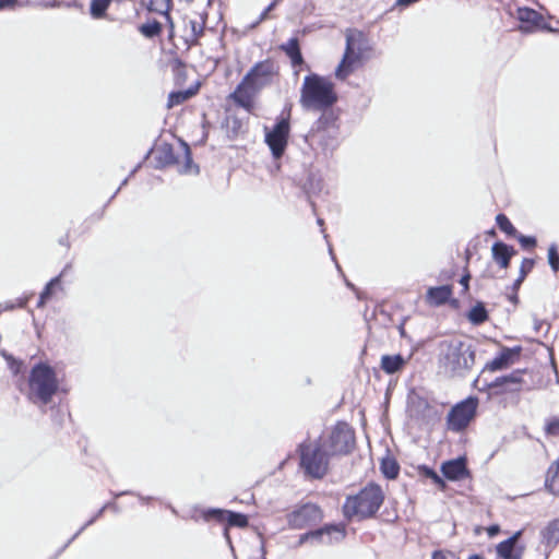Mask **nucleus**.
Listing matches in <instances>:
<instances>
[{
    "mask_svg": "<svg viewBox=\"0 0 559 559\" xmlns=\"http://www.w3.org/2000/svg\"><path fill=\"white\" fill-rule=\"evenodd\" d=\"M281 78L280 64L272 58L255 62L242 76L235 90L227 96V102L253 114L257 98L262 90L277 83Z\"/></svg>",
    "mask_w": 559,
    "mask_h": 559,
    "instance_id": "nucleus-1",
    "label": "nucleus"
},
{
    "mask_svg": "<svg viewBox=\"0 0 559 559\" xmlns=\"http://www.w3.org/2000/svg\"><path fill=\"white\" fill-rule=\"evenodd\" d=\"M475 364L472 344L460 337L443 340L438 344V372L449 377L464 376Z\"/></svg>",
    "mask_w": 559,
    "mask_h": 559,
    "instance_id": "nucleus-2",
    "label": "nucleus"
},
{
    "mask_svg": "<svg viewBox=\"0 0 559 559\" xmlns=\"http://www.w3.org/2000/svg\"><path fill=\"white\" fill-rule=\"evenodd\" d=\"M60 383L56 368L47 361H39L28 372L24 393L31 403L47 405L58 393Z\"/></svg>",
    "mask_w": 559,
    "mask_h": 559,
    "instance_id": "nucleus-3",
    "label": "nucleus"
},
{
    "mask_svg": "<svg viewBox=\"0 0 559 559\" xmlns=\"http://www.w3.org/2000/svg\"><path fill=\"white\" fill-rule=\"evenodd\" d=\"M345 39V50L334 72L340 81H346L350 74L361 69L372 52L368 36L360 29L347 28Z\"/></svg>",
    "mask_w": 559,
    "mask_h": 559,
    "instance_id": "nucleus-4",
    "label": "nucleus"
},
{
    "mask_svg": "<svg viewBox=\"0 0 559 559\" xmlns=\"http://www.w3.org/2000/svg\"><path fill=\"white\" fill-rule=\"evenodd\" d=\"M385 499L382 487L370 481L358 492L346 497L342 512L347 520L365 521L376 516Z\"/></svg>",
    "mask_w": 559,
    "mask_h": 559,
    "instance_id": "nucleus-5",
    "label": "nucleus"
},
{
    "mask_svg": "<svg viewBox=\"0 0 559 559\" xmlns=\"http://www.w3.org/2000/svg\"><path fill=\"white\" fill-rule=\"evenodd\" d=\"M336 102L337 94L329 79L316 73L305 76L299 99L305 109L325 110Z\"/></svg>",
    "mask_w": 559,
    "mask_h": 559,
    "instance_id": "nucleus-6",
    "label": "nucleus"
},
{
    "mask_svg": "<svg viewBox=\"0 0 559 559\" xmlns=\"http://www.w3.org/2000/svg\"><path fill=\"white\" fill-rule=\"evenodd\" d=\"M299 466L305 476L322 479L330 469V457L324 444L319 440H306L298 445Z\"/></svg>",
    "mask_w": 559,
    "mask_h": 559,
    "instance_id": "nucleus-7",
    "label": "nucleus"
},
{
    "mask_svg": "<svg viewBox=\"0 0 559 559\" xmlns=\"http://www.w3.org/2000/svg\"><path fill=\"white\" fill-rule=\"evenodd\" d=\"M319 440L324 444L332 457L348 455L356 447L355 430L346 421H337L329 435L320 437Z\"/></svg>",
    "mask_w": 559,
    "mask_h": 559,
    "instance_id": "nucleus-8",
    "label": "nucleus"
},
{
    "mask_svg": "<svg viewBox=\"0 0 559 559\" xmlns=\"http://www.w3.org/2000/svg\"><path fill=\"white\" fill-rule=\"evenodd\" d=\"M478 399L468 396L451 407L447 415V429L460 433L465 431L477 415Z\"/></svg>",
    "mask_w": 559,
    "mask_h": 559,
    "instance_id": "nucleus-9",
    "label": "nucleus"
},
{
    "mask_svg": "<svg viewBox=\"0 0 559 559\" xmlns=\"http://www.w3.org/2000/svg\"><path fill=\"white\" fill-rule=\"evenodd\" d=\"M157 159L163 166H177L180 173H190L193 168L190 147L181 143L177 147L165 144L157 150Z\"/></svg>",
    "mask_w": 559,
    "mask_h": 559,
    "instance_id": "nucleus-10",
    "label": "nucleus"
},
{
    "mask_svg": "<svg viewBox=\"0 0 559 559\" xmlns=\"http://www.w3.org/2000/svg\"><path fill=\"white\" fill-rule=\"evenodd\" d=\"M289 117V111L286 116L282 114L272 130L265 133V143L275 158H281L288 145L290 133Z\"/></svg>",
    "mask_w": 559,
    "mask_h": 559,
    "instance_id": "nucleus-11",
    "label": "nucleus"
},
{
    "mask_svg": "<svg viewBox=\"0 0 559 559\" xmlns=\"http://www.w3.org/2000/svg\"><path fill=\"white\" fill-rule=\"evenodd\" d=\"M323 519V511L314 503H305L287 514V522L292 528H306Z\"/></svg>",
    "mask_w": 559,
    "mask_h": 559,
    "instance_id": "nucleus-12",
    "label": "nucleus"
},
{
    "mask_svg": "<svg viewBox=\"0 0 559 559\" xmlns=\"http://www.w3.org/2000/svg\"><path fill=\"white\" fill-rule=\"evenodd\" d=\"M206 21V13H200L195 17L186 15L182 19L181 39L187 49L200 45V39L204 36Z\"/></svg>",
    "mask_w": 559,
    "mask_h": 559,
    "instance_id": "nucleus-13",
    "label": "nucleus"
},
{
    "mask_svg": "<svg viewBox=\"0 0 559 559\" xmlns=\"http://www.w3.org/2000/svg\"><path fill=\"white\" fill-rule=\"evenodd\" d=\"M524 370L516 369L511 373L496 378L487 385L489 394L492 396L519 393L522 390L524 380Z\"/></svg>",
    "mask_w": 559,
    "mask_h": 559,
    "instance_id": "nucleus-14",
    "label": "nucleus"
},
{
    "mask_svg": "<svg viewBox=\"0 0 559 559\" xmlns=\"http://www.w3.org/2000/svg\"><path fill=\"white\" fill-rule=\"evenodd\" d=\"M521 355V347H502L498 356L486 362L484 371L497 372L511 367Z\"/></svg>",
    "mask_w": 559,
    "mask_h": 559,
    "instance_id": "nucleus-15",
    "label": "nucleus"
},
{
    "mask_svg": "<svg viewBox=\"0 0 559 559\" xmlns=\"http://www.w3.org/2000/svg\"><path fill=\"white\" fill-rule=\"evenodd\" d=\"M280 50L289 59L296 75L304 70H309V66L306 63L301 53L300 43L297 37H292L286 43L280 45Z\"/></svg>",
    "mask_w": 559,
    "mask_h": 559,
    "instance_id": "nucleus-16",
    "label": "nucleus"
},
{
    "mask_svg": "<svg viewBox=\"0 0 559 559\" xmlns=\"http://www.w3.org/2000/svg\"><path fill=\"white\" fill-rule=\"evenodd\" d=\"M440 471L444 478L451 481H457L469 477V469L467 467V460L465 456L444 461L441 464Z\"/></svg>",
    "mask_w": 559,
    "mask_h": 559,
    "instance_id": "nucleus-17",
    "label": "nucleus"
},
{
    "mask_svg": "<svg viewBox=\"0 0 559 559\" xmlns=\"http://www.w3.org/2000/svg\"><path fill=\"white\" fill-rule=\"evenodd\" d=\"M425 299L428 305L433 307H440L448 302L456 307L459 304L457 299L453 298L452 285L429 287L426 292Z\"/></svg>",
    "mask_w": 559,
    "mask_h": 559,
    "instance_id": "nucleus-18",
    "label": "nucleus"
},
{
    "mask_svg": "<svg viewBox=\"0 0 559 559\" xmlns=\"http://www.w3.org/2000/svg\"><path fill=\"white\" fill-rule=\"evenodd\" d=\"M522 531L515 532L508 539L496 546L497 556L501 559H522L524 547L519 544Z\"/></svg>",
    "mask_w": 559,
    "mask_h": 559,
    "instance_id": "nucleus-19",
    "label": "nucleus"
},
{
    "mask_svg": "<svg viewBox=\"0 0 559 559\" xmlns=\"http://www.w3.org/2000/svg\"><path fill=\"white\" fill-rule=\"evenodd\" d=\"M324 535L328 537V543L341 542L346 536V525L344 523L324 525L319 530L306 533L301 540L308 537L322 538Z\"/></svg>",
    "mask_w": 559,
    "mask_h": 559,
    "instance_id": "nucleus-20",
    "label": "nucleus"
},
{
    "mask_svg": "<svg viewBox=\"0 0 559 559\" xmlns=\"http://www.w3.org/2000/svg\"><path fill=\"white\" fill-rule=\"evenodd\" d=\"M412 416L423 423H430L438 415L436 407L426 399L417 396L411 404Z\"/></svg>",
    "mask_w": 559,
    "mask_h": 559,
    "instance_id": "nucleus-21",
    "label": "nucleus"
},
{
    "mask_svg": "<svg viewBox=\"0 0 559 559\" xmlns=\"http://www.w3.org/2000/svg\"><path fill=\"white\" fill-rule=\"evenodd\" d=\"M142 2L150 12L165 16L169 29V39H173L175 32V23L170 15L173 0H142Z\"/></svg>",
    "mask_w": 559,
    "mask_h": 559,
    "instance_id": "nucleus-22",
    "label": "nucleus"
},
{
    "mask_svg": "<svg viewBox=\"0 0 559 559\" xmlns=\"http://www.w3.org/2000/svg\"><path fill=\"white\" fill-rule=\"evenodd\" d=\"M337 126H336V117L330 112V114H323L313 124L311 129V136L313 139H318L319 141H322L324 139L325 133L332 132L333 134L336 133Z\"/></svg>",
    "mask_w": 559,
    "mask_h": 559,
    "instance_id": "nucleus-23",
    "label": "nucleus"
},
{
    "mask_svg": "<svg viewBox=\"0 0 559 559\" xmlns=\"http://www.w3.org/2000/svg\"><path fill=\"white\" fill-rule=\"evenodd\" d=\"M492 257L501 269H508L512 257L516 253L513 247L503 242H495L492 245Z\"/></svg>",
    "mask_w": 559,
    "mask_h": 559,
    "instance_id": "nucleus-24",
    "label": "nucleus"
},
{
    "mask_svg": "<svg viewBox=\"0 0 559 559\" xmlns=\"http://www.w3.org/2000/svg\"><path fill=\"white\" fill-rule=\"evenodd\" d=\"M544 485L549 493L559 497V456L547 468Z\"/></svg>",
    "mask_w": 559,
    "mask_h": 559,
    "instance_id": "nucleus-25",
    "label": "nucleus"
},
{
    "mask_svg": "<svg viewBox=\"0 0 559 559\" xmlns=\"http://www.w3.org/2000/svg\"><path fill=\"white\" fill-rule=\"evenodd\" d=\"M406 360L401 354L383 355L381 357L380 367L386 374H393L404 369Z\"/></svg>",
    "mask_w": 559,
    "mask_h": 559,
    "instance_id": "nucleus-26",
    "label": "nucleus"
},
{
    "mask_svg": "<svg viewBox=\"0 0 559 559\" xmlns=\"http://www.w3.org/2000/svg\"><path fill=\"white\" fill-rule=\"evenodd\" d=\"M540 537L547 546H557L559 544V516L546 524L540 531Z\"/></svg>",
    "mask_w": 559,
    "mask_h": 559,
    "instance_id": "nucleus-27",
    "label": "nucleus"
},
{
    "mask_svg": "<svg viewBox=\"0 0 559 559\" xmlns=\"http://www.w3.org/2000/svg\"><path fill=\"white\" fill-rule=\"evenodd\" d=\"M199 92V84L195 86H191L186 91H177L171 92L168 95L167 99V108H174L176 106H179L183 103H186L188 99L193 97Z\"/></svg>",
    "mask_w": 559,
    "mask_h": 559,
    "instance_id": "nucleus-28",
    "label": "nucleus"
},
{
    "mask_svg": "<svg viewBox=\"0 0 559 559\" xmlns=\"http://www.w3.org/2000/svg\"><path fill=\"white\" fill-rule=\"evenodd\" d=\"M416 472L420 478L430 479L439 490L444 491L448 488L445 480L428 465H418Z\"/></svg>",
    "mask_w": 559,
    "mask_h": 559,
    "instance_id": "nucleus-29",
    "label": "nucleus"
},
{
    "mask_svg": "<svg viewBox=\"0 0 559 559\" xmlns=\"http://www.w3.org/2000/svg\"><path fill=\"white\" fill-rule=\"evenodd\" d=\"M248 525H249V520L246 514L227 510L225 530H224V534L227 538H229V528L230 527L245 528Z\"/></svg>",
    "mask_w": 559,
    "mask_h": 559,
    "instance_id": "nucleus-30",
    "label": "nucleus"
},
{
    "mask_svg": "<svg viewBox=\"0 0 559 559\" xmlns=\"http://www.w3.org/2000/svg\"><path fill=\"white\" fill-rule=\"evenodd\" d=\"M226 116L224 118L223 126L231 132L234 136L238 135L243 131L246 122L237 117L235 112H231L229 108L225 109Z\"/></svg>",
    "mask_w": 559,
    "mask_h": 559,
    "instance_id": "nucleus-31",
    "label": "nucleus"
},
{
    "mask_svg": "<svg viewBox=\"0 0 559 559\" xmlns=\"http://www.w3.org/2000/svg\"><path fill=\"white\" fill-rule=\"evenodd\" d=\"M380 471L388 479H395L400 474V465L395 457L386 455L380 462Z\"/></svg>",
    "mask_w": 559,
    "mask_h": 559,
    "instance_id": "nucleus-32",
    "label": "nucleus"
},
{
    "mask_svg": "<svg viewBox=\"0 0 559 559\" xmlns=\"http://www.w3.org/2000/svg\"><path fill=\"white\" fill-rule=\"evenodd\" d=\"M468 321L474 325H480L489 319L488 311L485 305L478 301L473 306L466 314Z\"/></svg>",
    "mask_w": 559,
    "mask_h": 559,
    "instance_id": "nucleus-33",
    "label": "nucleus"
},
{
    "mask_svg": "<svg viewBox=\"0 0 559 559\" xmlns=\"http://www.w3.org/2000/svg\"><path fill=\"white\" fill-rule=\"evenodd\" d=\"M139 32L146 38L159 37L163 33V25L156 20H150L138 27Z\"/></svg>",
    "mask_w": 559,
    "mask_h": 559,
    "instance_id": "nucleus-34",
    "label": "nucleus"
},
{
    "mask_svg": "<svg viewBox=\"0 0 559 559\" xmlns=\"http://www.w3.org/2000/svg\"><path fill=\"white\" fill-rule=\"evenodd\" d=\"M112 0H91L90 14L95 20L107 17V9Z\"/></svg>",
    "mask_w": 559,
    "mask_h": 559,
    "instance_id": "nucleus-35",
    "label": "nucleus"
},
{
    "mask_svg": "<svg viewBox=\"0 0 559 559\" xmlns=\"http://www.w3.org/2000/svg\"><path fill=\"white\" fill-rule=\"evenodd\" d=\"M227 510L223 509H206L200 512V518L205 522H216L225 524Z\"/></svg>",
    "mask_w": 559,
    "mask_h": 559,
    "instance_id": "nucleus-36",
    "label": "nucleus"
},
{
    "mask_svg": "<svg viewBox=\"0 0 559 559\" xmlns=\"http://www.w3.org/2000/svg\"><path fill=\"white\" fill-rule=\"evenodd\" d=\"M496 223L501 231H503L509 237H516V228L513 226L508 216L503 213H500L496 216Z\"/></svg>",
    "mask_w": 559,
    "mask_h": 559,
    "instance_id": "nucleus-37",
    "label": "nucleus"
},
{
    "mask_svg": "<svg viewBox=\"0 0 559 559\" xmlns=\"http://www.w3.org/2000/svg\"><path fill=\"white\" fill-rule=\"evenodd\" d=\"M544 431L547 437H559V416H551L547 418Z\"/></svg>",
    "mask_w": 559,
    "mask_h": 559,
    "instance_id": "nucleus-38",
    "label": "nucleus"
},
{
    "mask_svg": "<svg viewBox=\"0 0 559 559\" xmlns=\"http://www.w3.org/2000/svg\"><path fill=\"white\" fill-rule=\"evenodd\" d=\"M2 356L5 359L9 369L14 376L22 372L24 364L21 359H16L11 354L8 353H3Z\"/></svg>",
    "mask_w": 559,
    "mask_h": 559,
    "instance_id": "nucleus-39",
    "label": "nucleus"
},
{
    "mask_svg": "<svg viewBox=\"0 0 559 559\" xmlns=\"http://www.w3.org/2000/svg\"><path fill=\"white\" fill-rule=\"evenodd\" d=\"M60 282V278L59 276L52 278L44 288V290L41 292L40 296H39V301H38V306H44L46 304V301L51 297L52 295V289L55 286H57Z\"/></svg>",
    "mask_w": 559,
    "mask_h": 559,
    "instance_id": "nucleus-40",
    "label": "nucleus"
},
{
    "mask_svg": "<svg viewBox=\"0 0 559 559\" xmlns=\"http://www.w3.org/2000/svg\"><path fill=\"white\" fill-rule=\"evenodd\" d=\"M535 261L533 259L525 258L521 262L519 282H523L525 277L532 272L534 269Z\"/></svg>",
    "mask_w": 559,
    "mask_h": 559,
    "instance_id": "nucleus-41",
    "label": "nucleus"
},
{
    "mask_svg": "<svg viewBox=\"0 0 559 559\" xmlns=\"http://www.w3.org/2000/svg\"><path fill=\"white\" fill-rule=\"evenodd\" d=\"M515 238L518 239V241L520 242V245L522 246L523 249H534L537 245L536 238L533 236H524V235H519L516 233Z\"/></svg>",
    "mask_w": 559,
    "mask_h": 559,
    "instance_id": "nucleus-42",
    "label": "nucleus"
},
{
    "mask_svg": "<svg viewBox=\"0 0 559 559\" xmlns=\"http://www.w3.org/2000/svg\"><path fill=\"white\" fill-rule=\"evenodd\" d=\"M548 261L555 272L559 271V253L555 246H551L548 250Z\"/></svg>",
    "mask_w": 559,
    "mask_h": 559,
    "instance_id": "nucleus-43",
    "label": "nucleus"
},
{
    "mask_svg": "<svg viewBox=\"0 0 559 559\" xmlns=\"http://www.w3.org/2000/svg\"><path fill=\"white\" fill-rule=\"evenodd\" d=\"M469 281H471V273H469V270H468V266L466 265L464 267V273L462 274L461 278H460V284L462 286V290H461V295H466L469 290Z\"/></svg>",
    "mask_w": 559,
    "mask_h": 559,
    "instance_id": "nucleus-44",
    "label": "nucleus"
},
{
    "mask_svg": "<svg viewBox=\"0 0 559 559\" xmlns=\"http://www.w3.org/2000/svg\"><path fill=\"white\" fill-rule=\"evenodd\" d=\"M282 2V0H273L263 11L262 13L260 14V21H264L266 19L270 17V13L271 11H273L280 3Z\"/></svg>",
    "mask_w": 559,
    "mask_h": 559,
    "instance_id": "nucleus-45",
    "label": "nucleus"
},
{
    "mask_svg": "<svg viewBox=\"0 0 559 559\" xmlns=\"http://www.w3.org/2000/svg\"><path fill=\"white\" fill-rule=\"evenodd\" d=\"M419 1L420 0H396L393 8L399 10H405Z\"/></svg>",
    "mask_w": 559,
    "mask_h": 559,
    "instance_id": "nucleus-46",
    "label": "nucleus"
},
{
    "mask_svg": "<svg viewBox=\"0 0 559 559\" xmlns=\"http://www.w3.org/2000/svg\"><path fill=\"white\" fill-rule=\"evenodd\" d=\"M500 532V526L495 524L487 527V533L489 537L496 536Z\"/></svg>",
    "mask_w": 559,
    "mask_h": 559,
    "instance_id": "nucleus-47",
    "label": "nucleus"
},
{
    "mask_svg": "<svg viewBox=\"0 0 559 559\" xmlns=\"http://www.w3.org/2000/svg\"><path fill=\"white\" fill-rule=\"evenodd\" d=\"M17 0H0V10L11 8L16 4Z\"/></svg>",
    "mask_w": 559,
    "mask_h": 559,
    "instance_id": "nucleus-48",
    "label": "nucleus"
},
{
    "mask_svg": "<svg viewBox=\"0 0 559 559\" xmlns=\"http://www.w3.org/2000/svg\"><path fill=\"white\" fill-rule=\"evenodd\" d=\"M431 559H448L447 554L443 550H435L431 555Z\"/></svg>",
    "mask_w": 559,
    "mask_h": 559,
    "instance_id": "nucleus-49",
    "label": "nucleus"
},
{
    "mask_svg": "<svg viewBox=\"0 0 559 559\" xmlns=\"http://www.w3.org/2000/svg\"><path fill=\"white\" fill-rule=\"evenodd\" d=\"M454 274H455V273H454L453 271H451L449 274H444V277H443V278H444V280H451V278H453Z\"/></svg>",
    "mask_w": 559,
    "mask_h": 559,
    "instance_id": "nucleus-50",
    "label": "nucleus"
},
{
    "mask_svg": "<svg viewBox=\"0 0 559 559\" xmlns=\"http://www.w3.org/2000/svg\"><path fill=\"white\" fill-rule=\"evenodd\" d=\"M523 282H519V277L515 280L514 284H513V287L514 289H519V287L521 286Z\"/></svg>",
    "mask_w": 559,
    "mask_h": 559,
    "instance_id": "nucleus-51",
    "label": "nucleus"
},
{
    "mask_svg": "<svg viewBox=\"0 0 559 559\" xmlns=\"http://www.w3.org/2000/svg\"><path fill=\"white\" fill-rule=\"evenodd\" d=\"M467 559H484L480 555H471Z\"/></svg>",
    "mask_w": 559,
    "mask_h": 559,
    "instance_id": "nucleus-52",
    "label": "nucleus"
},
{
    "mask_svg": "<svg viewBox=\"0 0 559 559\" xmlns=\"http://www.w3.org/2000/svg\"><path fill=\"white\" fill-rule=\"evenodd\" d=\"M61 243H62L63 246H66L67 248H69V247H70V243H69V241H68V238L66 239V241H62Z\"/></svg>",
    "mask_w": 559,
    "mask_h": 559,
    "instance_id": "nucleus-53",
    "label": "nucleus"
},
{
    "mask_svg": "<svg viewBox=\"0 0 559 559\" xmlns=\"http://www.w3.org/2000/svg\"><path fill=\"white\" fill-rule=\"evenodd\" d=\"M526 13L527 14H535V11L534 10H528Z\"/></svg>",
    "mask_w": 559,
    "mask_h": 559,
    "instance_id": "nucleus-54",
    "label": "nucleus"
}]
</instances>
